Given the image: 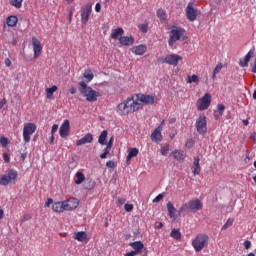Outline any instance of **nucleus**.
I'll return each mask as SVG.
<instances>
[{
  "mask_svg": "<svg viewBox=\"0 0 256 256\" xmlns=\"http://www.w3.org/2000/svg\"><path fill=\"white\" fill-rule=\"evenodd\" d=\"M200 81H201V79L196 74H194L192 76H188L186 79V83H188V84L196 83V85H199Z\"/></svg>",
  "mask_w": 256,
  "mask_h": 256,
  "instance_id": "obj_37",
  "label": "nucleus"
},
{
  "mask_svg": "<svg viewBox=\"0 0 256 256\" xmlns=\"http://www.w3.org/2000/svg\"><path fill=\"white\" fill-rule=\"evenodd\" d=\"M196 129L199 135H205L207 133V116L205 114L200 115L196 119Z\"/></svg>",
  "mask_w": 256,
  "mask_h": 256,
  "instance_id": "obj_9",
  "label": "nucleus"
},
{
  "mask_svg": "<svg viewBox=\"0 0 256 256\" xmlns=\"http://www.w3.org/2000/svg\"><path fill=\"white\" fill-rule=\"evenodd\" d=\"M255 55V48L250 49V51L245 55L243 60L239 61L240 67H249V61Z\"/></svg>",
  "mask_w": 256,
  "mask_h": 256,
  "instance_id": "obj_17",
  "label": "nucleus"
},
{
  "mask_svg": "<svg viewBox=\"0 0 256 256\" xmlns=\"http://www.w3.org/2000/svg\"><path fill=\"white\" fill-rule=\"evenodd\" d=\"M3 159L5 163H11V157L7 153L3 154Z\"/></svg>",
  "mask_w": 256,
  "mask_h": 256,
  "instance_id": "obj_51",
  "label": "nucleus"
},
{
  "mask_svg": "<svg viewBox=\"0 0 256 256\" xmlns=\"http://www.w3.org/2000/svg\"><path fill=\"white\" fill-rule=\"evenodd\" d=\"M4 63L6 65V67H11V59L5 58Z\"/></svg>",
  "mask_w": 256,
  "mask_h": 256,
  "instance_id": "obj_58",
  "label": "nucleus"
},
{
  "mask_svg": "<svg viewBox=\"0 0 256 256\" xmlns=\"http://www.w3.org/2000/svg\"><path fill=\"white\" fill-rule=\"evenodd\" d=\"M111 148V146H106V148L104 149V153L100 155V159H107V156L111 152Z\"/></svg>",
  "mask_w": 256,
  "mask_h": 256,
  "instance_id": "obj_44",
  "label": "nucleus"
},
{
  "mask_svg": "<svg viewBox=\"0 0 256 256\" xmlns=\"http://www.w3.org/2000/svg\"><path fill=\"white\" fill-rule=\"evenodd\" d=\"M224 112H225V106L223 104H218L217 111H214V119L218 121L220 117H223Z\"/></svg>",
  "mask_w": 256,
  "mask_h": 256,
  "instance_id": "obj_31",
  "label": "nucleus"
},
{
  "mask_svg": "<svg viewBox=\"0 0 256 256\" xmlns=\"http://www.w3.org/2000/svg\"><path fill=\"white\" fill-rule=\"evenodd\" d=\"M95 181L93 180H88L84 183V189H86V191H91L93 189H95Z\"/></svg>",
  "mask_w": 256,
  "mask_h": 256,
  "instance_id": "obj_41",
  "label": "nucleus"
},
{
  "mask_svg": "<svg viewBox=\"0 0 256 256\" xmlns=\"http://www.w3.org/2000/svg\"><path fill=\"white\" fill-rule=\"evenodd\" d=\"M52 210L55 213H63V211H67L66 208H65V202L64 201L55 202L52 205Z\"/></svg>",
  "mask_w": 256,
  "mask_h": 256,
  "instance_id": "obj_26",
  "label": "nucleus"
},
{
  "mask_svg": "<svg viewBox=\"0 0 256 256\" xmlns=\"http://www.w3.org/2000/svg\"><path fill=\"white\" fill-rule=\"evenodd\" d=\"M209 246V235L207 234H198L195 239L192 240V247L196 251V253H200L203 251L205 247Z\"/></svg>",
  "mask_w": 256,
  "mask_h": 256,
  "instance_id": "obj_3",
  "label": "nucleus"
},
{
  "mask_svg": "<svg viewBox=\"0 0 256 256\" xmlns=\"http://www.w3.org/2000/svg\"><path fill=\"white\" fill-rule=\"evenodd\" d=\"M64 207L66 211H73V209H77L79 207V199L70 198L64 201Z\"/></svg>",
  "mask_w": 256,
  "mask_h": 256,
  "instance_id": "obj_16",
  "label": "nucleus"
},
{
  "mask_svg": "<svg viewBox=\"0 0 256 256\" xmlns=\"http://www.w3.org/2000/svg\"><path fill=\"white\" fill-rule=\"evenodd\" d=\"M233 219L229 218L226 223L222 226V231H225L227 229H229V227H231L233 225Z\"/></svg>",
  "mask_w": 256,
  "mask_h": 256,
  "instance_id": "obj_45",
  "label": "nucleus"
},
{
  "mask_svg": "<svg viewBox=\"0 0 256 256\" xmlns=\"http://www.w3.org/2000/svg\"><path fill=\"white\" fill-rule=\"evenodd\" d=\"M156 15L158 17V19H160L161 23H165V21H167V13H165V10L163 9H158L156 11Z\"/></svg>",
  "mask_w": 256,
  "mask_h": 256,
  "instance_id": "obj_34",
  "label": "nucleus"
},
{
  "mask_svg": "<svg viewBox=\"0 0 256 256\" xmlns=\"http://www.w3.org/2000/svg\"><path fill=\"white\" fill-rule=\"evenodd\" d=\"M167 207V211H168V215L170 217V219H172V221H177V208L175 206H173V203L168 202L166 204Z\"/></svg>",
  "mask_w": 256,
  "mask_h": 256,
  "instance_id": "obj_19",
  "label": "nucleus"
},
{
  "mask_svg": "<svg viewBox=\"0 0 256 256\" xmlns=\"http://www.w3.org/2000/svg\"><path fill=\"white\" fill-rule=\"evenodd\" d=\"M131 51L132 53H134V55H145V53L147 52V45L140 44L136 47H133Z\"/></svg>",
  "mask_w": 256,
  "mask_h": 256,
  "instance_id": "obj_24",
  "label": "nucleus"
},
{
  "mask_svg": "<svg viewBox=\"0 0 256 256\" xmlns=\"http://www.w3.org/2000/svg\"><path fill=\"white\" fill-rule=\"evenodd\" d=\"M107 135H108L107 130L102 131V133L100 134V136L98 138V143L100 145H107Z\"/></svg>",
  "mask_w": 256,
  "mask_h": 256,
  "instance_id": "obj_36",
  "label": "nucleus"
},
{
  "mask_svg": "<svg viewBox=\"0 0 256 256\" xmlns=\"http://www.w3.org/2000/svg\"><path fill=\"white\" fill-rule=\"evenodd\" d=\"M195 4L190 2L186 7V16L189 21H195L197 19V10L194 8Z\"/></svg>",
  "mask_w": 256,
  "mask_h": 256,
  "instance_id": "obj_14",
  "label": "nucleus"
},
{
  "mask_svg": "<svg viewBox=\"0 0 256 256\" xmlns=\"http://www.w3.org/2000/svg\"><path fill=\"white\" fill-rule=\"evenodd\" d=\"M171 157H173V159H175L176 161H180V162H183L185 161V151L183 150H178V149H175L171 154H170Z\"/></svg>",
  "mask_w": 256,
  "mask_h": 256,
  "instance_id": "obj_21",
  "label": "nucleus"
},
{
  "mask_svg": "<svg viewBox=\"0 0 256 256\" xmlns=\"http://www.w3.org/2000/svg\"><path fill=\"white\" fill-rule=\"evenodd\" d=\"M160 63H167V65H173V67H177L179 65V61H183V57L178 54H169L164 58H160Z\"/></svg>",
  "mask_w": 256,
  "mask_h": 256,
  "instance_id": "obj_8",
  "label": "nucleus"
},
{
  "mask_svg": "<svg viewBox=\"0 0 256 256\" xmlns=\"http://www.w3.org/2000/svg\"><path fill=\"white\" fill-rule=\"evenodd\" d=\"M123 35H125V30H123L122 27H118L111 31V39H114V41H117V39L119 41Z\"/></svg>",
  "mask_w": 256,
  "mask_h": 256,
  "instance_id": "obj_22",
  "label": "nucleus"
},
{
  "mask_svg": "<svg viewBox=\"0 0 256 256\" xmlns=\"http://www.w3.org/2000/svg\"><path fill=\"white\" fill-rule=\"evenodd\" d=\"M188 205L191 213H197V211H201V209H203V202L199 199L188 201Z\"/></svg>",
  "mask_w": 256,
  "mask_h": 256,
  "instance_id": "obj_15",
  "label": "nucleus"
},
{
  "mask_svg": "<svg viewBox=\"0 0 256 256\" xmlns=\"http://www.w3.org/2000/svg\"><path fill=\"white\" fill-rule=\"evenodd\" d=\"M7 104V100L4 98L0 101V109H3L5 105Z\"/></svg>",
  "mask_w": 256,
  "mask_h": 256,
  "instance_id": "obj_55",
  "label": "nucleus"
},
{
  "mask_svg": "<svg viewBox=\"0 0 256 256\" xmlns=\"http://www.w3.org/2000/svg\"><path fill=\"white\" fill-rule=\"evenodd\" d=\"M51 205H53V199L52 198H48L45 202L44 207H51Z\"/></svg>",
  "mask_w": 256,
  "mask_h": 256,
  "instance_id": "obj_52",
  "label": "nucleus"
},
{
  "mask_svg": "<svg viewBox=\"0 0 256 256\" xmlns=\"http://www.w3.org/2000/svg\"><path fill=\"white\" fill-rule=\"evenodd\" d=\"M30 219H31V214H25L22 219V222L29 221Z\"/></svg>",
  "mask_w": 256,
  "mask_h": 256,
  "instance_id": "obj_56",
  "label": "nucleus"
},
{
  "mask_svg": "<svg viewBox=\"0 0 256 256\" xmlns=\"http://www.w3.org/2000/svg\"><path fill=\"white\" fill-rule=\"evenodd\" d=\"M9 4L11 7H15V9H21L23 7V0H9Z\"/></svg>",
  "mask_w": 256,
  "mask_h": 256,
  "instance_id": "obj_40",
  "label": "nucleus"
},
{
  "mask_svg": "<svg viewBox=\"0 0 256 256\" xmlns=\"http://www.w3.org/2000/svg\"><path fill=\"white\" fill-rule=\"evenodd\" d=\"M181 37H185V29L174 26L170 31V38L168 40L169 47H173L177 41H181Z\"/></svg>",
  "mask_w": 256,
  "mask_h": 256,
  "instance_id": "obj_4",
  "label": "nucleus"
},
{
  "mask_svg": "<svg viewBox=\"0 0 256 256\" xmlns=\"http://www.w3.org/2000/svg\"><path fill=\"white\" fill-rule=\"evenodd\" d=\"M72 19H73V9L70 10L69 12V23H71Z\"/></svg>",
  "mask_w": 256,
  "mask_h": 256,
  "instance_id": "obj_63",
  "label": "nucleus"
},
{
  "mask_svg": "<svg viewBox=\"0 0 256 256\" xmlns=\"http://www.w3.org/2000/svg\"><path fill=\"white\" fill-rule=\"evenodd\" d=\"M221 69H223V64L218 63L213 70V75H212L213 81H215L217 79V73H220Z\"/></svg>",
  "mask_w": 256,
  "mask_h": 256,
  "instance_id": "obj_42",
  "label": "nucleus"
},
{
  "mask_svg": "<svg viewBox=\"0 0 256 256\" xmlns=\"http://www.w3.org/2000/svg\"><path fill=\"white\" fill-rule=\"evenodd\" d=\"M184 213L189 214L191 213V209L188 203H184L178 210V215H183Z\"/></svg>",
  "mask_w": 256,
  "mask_h": 256,
  "instance_id": "obj_35",
  "label": "nucleus"
},
{
  "mask_svg": "<svg viewBox=\"0 0 256 256\" xmlns=\"http://www.w3.org/2000/svg\"><path fill=\"white\" fill-rule=\"evenodd\" d=\"M211 106V94L206 93L202 98H199L196 102L198 111H207Z\"/></svg>",
  "mask_w": 256,
  "mask_h": 256,
  "instance_id": "obj_6",
  "label": "nucleus"
},
{
  "mask_svg": "<svg viewBox=\"0 0 256 256\" xmlns=\"http://www.w3.org/2000/svg\"><path fill=\"white\" fill-rule=\"evenodd\" d=\"M138 29H140L141 33H147L149 31V24H140Z\"/></svg>",
  "mask_w": 256,
  "mask_h": 256,
  "instance_id": "obj_46",
  "label": "nucleus"
},
{
  "mask_svg": "<svg viewBox=\"0 0 256 256\" xmlns=\"http://www.w3.org/2000/svg\"><path fill=\"white\" fill-rule=\"evenodd\" d=\"M135 255H137V254L133 250L125 254V256H135Z\"/></svg>",
  "mask_w": 256,
  "mask_h": 256,
  "instance_id": "obj_62",
  "label": "nucleus"
},
{
  "mask_svg": "<svg viewBox=\"0 0 256 256\" xmlns=\"http://www.w3.org/2000/svg\"><path fill=\"white\" fill-rule=\"evenodd\" d=\"M79 91L83 97H85L86 101L89 103H95L99 97H102V93L99 91L93 90L89 85H87V82L80 81L79 82Z\"/></svg>",
  "mask_w": 256,
  "mask_h": 256,
  "instance_id": "obj_2",
  "label": "nucleus"
},
{
  "mask_svg": "<svg viewBox=\"0 0 256 256\" xmlns=\"http://www.w3.org/2000/svg\"><path fill=\"white\" fill-rule=\"evenodd\" d=\"M163 197H165V195H163V194H158V195L153 199V203H159V201H161V199H163Z\"/></svg>",
  "mask_w": 256,
  "mask_h": 256,
  "instance_id": "obj_49",
  "label": "nucleus"
},
{
  "mask_svg": "<svg viewBox=\"0 0 256 256\" xmlns=\"http://www.w3.org/2000/svg\"><path fill=\"white\" fill-rule=\"evenodd\" d=\"M0 145H2V147H7V145H9V139H7L6 137H1Z\"/></svg>",
  "mask_w": 256,
  "mask_h": 256,
  "instance_id": "obj_47",
  "label": "nucleus"
},
{
  "mask_svg": "<svg viewBox=\"0 0 256 256\" xmlns=\"http://www.w3.org/2000/svg\"><path fill=\"white\" fill-rule=\"evenodd\" d=\"M119 43L124 47H129L135 43V38L133 36H122L119 38Z\"/></svg>",
  "mask_w": 256,
  "mask_h": 256,
  "instance_id": "obj_20",
  "label": "nucleus"
},
{
  "mask_svg": "<svg viewBox=\"0 0 256 256\" xmlns=\"http://www.w3.org/2000/svg\"><path fill=\"white\" fill-rule=\"evenodd\" d=\"M129 246L134 249L132 251H134L136 255H139V253L145 249V244H143L141 241L130 242Z\"/></svg>",
  "mask_w": 256,
  "mask_h": 256,
  "instance_id": "obj_18",
  "label": "nucleus"
},
{
  "mask_svg": "<svg viewBox=\"0 0 256 256\" xmlns=\"http://www.w3.org/2000/svg\"><path fill=\"white\" fill-rule=\"evenodd\" d=\"M95 11H96V13H99L101 11V3H97L95 5Z\"/></svg>",
  "mask_w": 256,
  "mask_h": 256,
  "instance_id": "obj_59",
  "label": "nucleus"
},
{
  "mask_svg": "<svg viewBox=\"0 0 256 256\" xmlns=\"http://www.w3.org/2000/svg\"><path fill=\"white\" fill-rule=\"evenodd\" d=\"M151 140L154 143H159V141L163 140V136L161 135V128H156L151 134Z\"/></svg>",
  "mask_w": 256,
  "mask_h": 256,
  "instance_id": "obj_27",
  "label": "nucleus"
},
{
  "mask_svg": "<svg viewBox=\"0 0 256 256\" xmlns=\"http://www.w3.org/2000/svg\"><path fill=\"white\" fill-rule=\"evenodd\" d=\"M57 129H59V125L54 124L51 129L52 135H55V133H57Z\"/></svg>",
  "mask_w": 256,
  "mask_h": 256,
  "instance_id": "obj_53",
  "label": "nucleus"
},
{
  "mask_svg": "<svg viewBox=\"0 0 256 256\" xmlns=\"http://www.w3.org/2000/svg\"><path fill=\"white\" fill-rule=\"evenodd\" d=\"M124 209L127 213H131L133 211V204H125Z\"/></svg>",
  "mask_w": 256,
  "mask_h": 256,
  "instance_id": "obj_48",
  "label": "nucleus"
},
{
  "mask_svg": "<svg viewBox=\"0 0 256 256\" xmlns=\"http://www.w3.org/2000/svg\"><path fill=\"white\" fill-rule=\"evenodd\" d=\"M139 109H141V103L137 102L135 95H132L117 105L116 113L121 117H125V115H131V113H135Z\"/></svg>",
  "mask_w": 256,
  "mask_h": 256,
  "instance_id": "obj_1",
  "label": "nucleus"
},
{
  "mask_svg": "<svg viewBox=\"0 0 256 256\" xmlns=\"http://www.w3.org/2000/svg\"><path fill=\"white\" fill-rule=\"evenodd\" d=\"M86 143H93V134H86L84 137H82L80 140L76 142V145L78 147H81V145H85Z\"/></svg>",
  "mask_w": 256,
  "mask_h": 256,
  "instance_id": "obj_23",
  "label": "nucleus"
},
{
  "mask_svg": "<svg viewBox=\"0 0 256 256\" xmlns=\"http://www.w3.org/2000/svg\"><path fill=\"white\" fill-rule=\"evenodd\" d=\"M134 97L137 103L141 105H154L155 104V96L149 94H134Z\"/></svg>",
  "mask_w": 256,
  "mask_h": 256,
  "instance_id": "obj_7",
  "label": "nucleus"
},
{
  "mask_svg": "<svg viewBox=\"0 0 256 256\" xmlns=\"http://www.w3.org/2000/svg\"><path fill=\"white\" fill-rule=\"evenodd\" d=\"M199 161H201V159H199V156L194 158L192 166V173L194 176H197L199 175V173H201V165L199 164Z\"/></svg>",
  "mask_w": 256,
  "mask_h": 256,
  "instance_id": "obj_25",
  "label": "nucleus"
},
{
  "mask_svg": "<svg viewBox=\"0 0 256 256\" xmlns=\"http://www.w3.org/2000/svg\"><path fill=\"white\" fill-rule=\"evenodd\" d=\"M85 181V174L83 172H77L75 174V180L74 183L75 185H81Z\"/></svg>",
  "mask_w": 256,
  "mask_h": 256,
  "instance_id": "obj_33",
  "label": "nucleus"
},
{
  "mask_svg": "<svg viewBox=\"0 0 256 256\" xmlns=\"http://www.w3.org/2000/svg\"><path fill=\"white\" fill-rule=\"evenodd\" d=\"M17 23H19V18L15 15H10L6 18V25L8 27H17Z\"/></svg>",
  "mask_w": 256,
  "mask_h": 256,
  "instance_id": "obj_28",
  "label": "nucleus"
},
{
  "mask_svg": "<svg viewBox=\"0 0 256 256\" xmlns=\"http://www.w3.org/2000/svg\"><path fill=\"white\" fill-rule=\"evenodd\" d=\"M55 91H57V86L54 85L51 88H46V97L47 99H54L53 97V93H55Z\"/></svg>",
  "mask_w": 256,
  "mask_h": 256,
  "instance_id": "obj_38",
  "label": "nucleus"
},
{
  "mask_svg": "<svg viewBox=\"0 0 256 256\" xmlns=\"http://www.w3.org/2000/svg\"><path fill=\"white\" fill-rule=\"evenodd\" d=\"M83 77L85 79L84 82L87 85V83H91L93 81V79L95 78V74H93V72L90 69H86L84 70Z\"/></svg>",
  "mask_w": 256,
  "mask_h": 256,
  "instance_id": "obj_30",
  "label": "nucleus"
},
{
  "mask_svg": "<svg viewBox=\"0 0 256 256\" xmlns=\"http://www.w3.org/2000/svg\"><path fill=\"white\" fill-rule=\"evenodd\" d=\"M37 131V125L35 123H25L23 127V141L29 143L31 141V135Z\"/></svg>",
  "mask_w": 256,
  "mask_h": 256,
  "instance_id": "obj_5",
  "label": "nucleus"
},
{
  "mask_svg": "<svg viewBox=\"0 0 256 256\" xmlns=\"http://www.w3.org/2000/svg\"><path fill=\"white\" fill-rule=\"evenodd\" d=\"M186 147H188L189 149H191V147H193V140H188L186 142Z\"/></svg>",
  "mask_w": 256,
  "mask_h": 256,
  "instance_id": "obj_60",
  "label": "nucleus"
},
{
  "mask_svg": "<svg viewBox=\"0 0 256 256\" xmlns=\"http://www.w3.org/2000/svg\"><path fill=\"white\" fill-rule=\"evenodd\" d=\"M113 141H114V138H113V136L109 139V141L108 142H106V146H108V147H113Z\"/></svg>",
  "mask_w": 256,
  "mask_h": 256,
  "instance_id": "obj_54",
  "label": "nucleus"
},
{
  "mask_svg": "<svg viewBox=\"0 0 256 256\" xmlns=\"http://www.w3.org/2000/svg\"><path fill=\"white\" fill-rule=\"evenodd\" d=\"M74 239H76V241H80V243H87V241H89V239L87 238V232L85 231L75 233Z\"/></svg>",
  "mask_w": 256,
  "mask_h": 256,
  "instance_id": "obj_29",
  "label": "nucleus"
},
{
  "mask_svg": "<svg viewBox=\"0 0 256 256\" xmlns=\"http://www.w3.org/2000/svg\"><path fill=\"white\" fill-rule=\"evenodd\" d=\"M91 12H92L91 4H87L81 7V23H83V25H87V22L89 21V17H91Z\"/></svg>",
  "mask_w": 256,
  "mask_h": 256,
  "instance_id": "obj_11",
  "label": "nucleus"
},
{
  "mask_svg": "<svg viewBox=\"0 0 256 256\" xmlns=\"http://www.w3.org/2000/svg\"><path fill=\"white\" fill-rule=\"evenodd\" d=\"M169 144H166L165 146H162L160 148V153L161 155H163L164 157H167V155H169Z\"/></svg>",
  "mask_w": 256,
  "mask_h": 256,
  "instance_id": "obj_43",
  "label": "nucleus"
},
{
  "mask_svg": "<svg viewBox=\"0 0 256 256\" xmlns=\"http://www.w3.org/2000/svg\"><path fill=\"white\" fill-rule=\"evenodd\" d=\"M21 159H22V161H25V159H27V153H22Z\"/></svg>",
  "mask_w": 256,
  "mask_h": 256,
  "instance_id": "obj_64",
  "label": "nucleus"
},
{
  "mask_svg": "<svg viewBox=\"0 0 256 256\" xmlns=\"http://www.w3.org/2000/svg\"><path fill=\"white\" fill-rule=\"evenodd\" d=\"M17 175V171L9 170L7 174H4L0 177V185H9L12 181H15V179H17Z\"/></svg>",
  "mask_w": 256,
  "mask_h": 256,
  "instance_id": "obj_10",
  "label": "nucleus"
},
{
  "mask_svg": "<svg viewBox=\"0 0 256 256\" xmlns=\"http://www.w3.org/2000/svg\"><path fill=\"white\" fill-rule=\"evenodd\" d=\"M106 167H108L109 169L115 168V162H113L112 160L107 161Z\"/></svg>",
  "mask_w": 256,
  "mask_h": 256,
  "instance_id": "obj_50",
  "label": "nucleus"
},
{
  "mask_svg": "<svg viewBox=\"0 0 256 256\" xmlns=\"http://www.w3.org/2000/svg\"><path fill=\"white\" fill-rule=\"evenodd\" d=\"M32 47L34 51V59L41 57V53H43V46L37 37H32Z\"/></svg>",
  "mask_w": 256,
  "mask_h": 256,
  "instance_id": "obj_12",
  "label": "nucleus"
},
{
  "mask_svg": "<svg viewBox=\"0 0 256 256\" xmlns=\"http://www.w3.org/2000/svg\"><path fill=\"white\" fill-rule=\"evenodd\" d=\"M170 237L176 239V241H181V231H179V229H172Z\"/></svg>",
  "mask_w": 256,
  "mask_h": 256,
  "instance_id": "obj_39",
  "label": "nucleus"
},
{
  "mask_svg": "<svg viewBox=\"0 0 256 256\" xmlns=\"http://www.w3.org/2000/svg\"><path fill=\"white\" fill-rule=\"evenodd\" d=\"M244 247H245V249H251V241H245Z\"/></svg>",
  "mask_w": 256,
  "mask_h": 256,
  "instance_id": "obj_57",
  "label": "nucleus"
},
{
  "mask_svg": "<svg viewBox=\"0 0 256 256\" xmlns=\"http://www.w3.org/2000/svg\"><path fill=\"white\" fill-rule=\"evenodd\" d=\"M69 91H70L71 95H75V93H77V88H75V87L72 86V87L69 89Z\"/></svg>",
  "mask_w": 256,
  "mask_h": 256,
  "instance_id": "obj_61",
  "label": "nucleus"
},
{
  "mask_svg": "<svg viewBox=\"0 0 256 256\" xmlns=\"http://www.w3.org/2000/svg\"><path fill=\"white\" fill-rule=\"evenodd\" d=\"M139 155V149L137 148H130L128 150V156L126 158V161L129 162L133 157H137Z\"/></svg>",
  "mask_w": 256,
  "mask_h": 256,
  "instance_id": "obj_32",
  "label": "nucleus"
},
{
  "mask_svg": "<svg viewBox=\"0 0 256 256\" xmlns=\"http://www.w3.org/2000/svg\"><path fill=\"white\" fill-rule=\"evenodd\" d=\"M69 133H71V124L69 120H64L59 129V135L62 139L69 137Z\"/></svg>",
  "mask_w": 256,
  "mask_h": 256,
  "instance_id": "obj_13",
  "label": "nucleus"
}]
</instances>
